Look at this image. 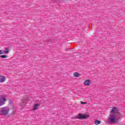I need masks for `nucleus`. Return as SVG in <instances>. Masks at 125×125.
Here are the masks:
<instances>
[{
  "label": "nucleus",
  "mask_w": 125,
  "mask_h": 125,
  "mask_svg": "<svg viewBox=\"0 0 125 125\" xmlns=\"http://www.w3.org/2000/svg\"><path fill=\"white\" fill-rule=\"evenodd\" d=\"M119 121V118L116 115V114L111 113L109 114L108 121L109 123H117Z\"/></svg>",
  "instance_id": "obj_1"
},
{
  "label": "nucleus",
  "mask_w": 125,
  "mask_h": 125,
  "mask_svg": "<svg viewBox=\"0 0 125 125\" xmlns=\"http://www.w3.org/2000/svg\"><path fill=\"white\" fill-rule=\"evenodd\" d=\"M9 107L6 106L0 108V115L1 116H6L9 113Z\"/></svg>",
  "instance_id": "obj_2"
},
{
  "label": "nucleus",
  "mask_w": 125,
  "mask_h": 125,
  "mask_svg": "<svg viewBox=\"0 0 125 125\" xmlns=\"http://www.w3.org/2000/svg\"><path fill=\"white\" fill-rule=\"evenodd\" d=\"M7 98L3 95H0V107L3 106L5 104Z\"/></svg>",
  "instance_id": "obj_3"
},
{
  "label": "nucleus",
  "mask_w": 125,
  "mask_h": 125,
  "mask_svg": "<svg viewBox=\"0 0 125 125\" xmlns=\"http://www.w3.org/2000/svg\"><path fill=\"white\" fill-rule=\"evenodd\" d=\"M89 116L88 114H79L77 116H75L74 119H87Z\"/></svg>",
  "instance_id": "obj_4"
},
{
  "label": "nucleus",
  "mask_w": 125,
  "mask_h": 125,
  "mask_svg": "<svg viewBox=\"0 0 125 125\" xmlns=\"http://www.w3.org/2000/svg\"><path fill=\"white\" fill-rule=\"evenodd\" d=\"M41 107V104H37L33 105V107L32 108V110L35 111H37V110H39V108Z\"/></svg>",
  "instance_id": "obj_5"
},
{
  "label": "nucleus",
  "mask_w": 125,
  "mask_h": 125,
  "mask_svg": "<svg viewBox=\"0 0 125 125\" xmlns=\"http://www.w3.org/2000/svg\"><path fill=\"white\" fill-rule=\"evenodd\" d=\"M6 80V77L4 76H0V83H4Z\"/></svg>",
  "instance_id": "obj_6"
},
{
  "label": "nucleus",
  "mask_w": 125,
  "mask_h": 125,
  "mask_svg": "<svg viewBox=\"0 0 125 125\" xmlns=\"http://www.w3.org/2000/svg\"><path fill=\"white\" fill-rule=\"evenodd\" d=\"M91 83V81L89 80H85L84 82V84L85 86H88V85H90V83Z\"/></svg>",
  "instance_id": "obj_7"
},
{
  "label": "nucleus",
  "mask_w": 125,
  "mask_h": 125,
  "mask_svg": "<svg viewBox=\"0 0 125 125\" xmlns=\"http://www.w3.org/2000/svg\"><path fill=\"white\" fill-rule=\"evenodd\" d=\"M112 112L113 113L112 114H116V113H118V112H119V109H118V108L114 107L113 108Z\"/></svg>",
  "instance_id": "obj_8"
},
{
  "label": "nucleus",
  "mask_w": 125,
  "mask_h": 125,
  "mask_svg": "<svg viewBox=\"0 0 125 125\" xmlns=\"http://www.w3.org/2000/svg\"><path fill=\"white\" fill-rule=\"evenodd\" d=\"M94 124H95V125H100L101 124V122H100V121H99L98 120H96L94 122Z\"/></svg>",
  "instance_id": "obj_9"
},
{
  "label": "nucleus",
  "mask_w": 125,
  "mask_h": 125,
  "mask_svg": "<svg viewBox=\"0 0 125 125\" xmlns=\"http://www.w3.org/2000/svg\"><path fill=\"white\" fill-rule=\"evenodd\" d=\"M9 52V51L8 50V48H6L5 49V50L4 51V53L5 54H7Z\"/></svg>",
  "instance_id": "obj_10"
},
{
  "label": "nucleus",
  "mask_w": 125,
  "mask_h": 125,
  "mask_svg": "<svg viewBox=\"0 0 125 125\" xmlns=\"http://www.w3.org/2000/svg\"><path fill=\"white\" fill-rule=\"evenodd\" d=\"M29 101H30V98H25L24 99L23 103L28 102Z\"/></svg>",
  "instance_id": "obj_11"
},
{
  "label": "nucleus",
  "mask_w": 125,
  "mask_h": 125,
  "mask_svg": "<svg viewBox=\"0 0 125 125\" xmlns=\"http://www.w3.org/2000/svg\"><path fill=\"white\" fill-rule=\"evenodd\" d=\"M79 73H78V72H75L74 73V76L75 77V78H78V77H79Z\"/></svg>",
  "instance_id": "obj_12"
},
{
  "label": "nucleus",
  "mask_w": 125,
  "mask_h": 125,
  "mask_svg": "<svg viewBox=\"0 0 125 125\" xmlns=\"http://www.w3.org/2000/svg\"><path fill=\"white\" fill-rule=\"evenodd\" d=\"M0 57L1 58H7V55H1V56H0Z\"/></svg>",
  "instance_id": "obj_13"
},
{
  "label": "nucleus",
  "mask_w": 125,
  "mask_h": 125,
  "mask_svg": "<svg viewBox=\"0 0 125 125\" xmlns=\"http://www.w3.org/2000/svg\"><path fill=\"white\" fill-rule=\"evenodd\" d=\"M1 54H4V51L0 50V55H1Z\"/></svg>",
  "instance_id": "obj_14"
},
{
  "label": "nucleus",
  "mask_w": 125,
  "mask_h": 125,
  "mask_svg": "<svg viewBox=\"0 0 125 125\" xmlns=\"http://www.w3.org/2000/svg\"><path fill=\"white\" fill-rule=\"evenodd\" d=\"M87 104L86 102H81V104Z\"/></svg>",
  "instance_id": "obj_15"
}]
</instances>
